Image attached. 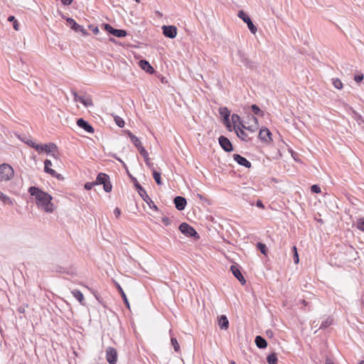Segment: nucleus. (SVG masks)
<instances>
[{
    "label": "nucleus",
    "mask_w": 364,
    "mask_h": 364,
    "mask_svg": "<svg viewBox=\"0 0 364 364\" xmlns=\"http://www.w3.org/2000/svg\"><path fill=\"white\" fill-rule=\"evenodd\" d=\"M28 193L35 197L38 206L41 207L47 213L53 211V204L51 202L53 197L50 194L36 186H31Z\"/></svg>",
    "instance_id": "nucleus-1"
},
{
    "label": "nucleus",
    "mask_w": 364,
    "mask_h": 364,
    "mask_svg": "<svg viewBox=\"0 0 364 364\" xmlns=\"http://www.w3.org/2000/svg\"><path fill=\"white\" fill-rule=\"evenodd\" d=\"M133 183L139 196L148 204L150 208L158 210L157 206L154 203L145 189L139 184L136 178H133Z\"/></svg>",
    "instance_id": "nucleus-2"
},
{
    "label": "nucleus",
    "mask_w": 364,
    "mask_h": 364,
    "mask_svg": "<svg viewBox=\"0 0 364 364\" xmlns=\"http://www.w3.org/2000/svg\"><path fill=\"white\" fill-rule=\"evenodd\" d=\"M95 185H103V188L105 192L109 193L112 191V186L109 181V176L104 173H100L94 181Z\"/></svg>",
    "instance_id": "nucleus-3"
},
{
    "label": "nucleus",
    "mask_w": 364,
    "mask_h": 364,
    "mask_svg": "<svg viewBox=\"0 0 364 364\" xmlns=\"http://www.w3.org/2000/svg\"><path fill=\"white\" fill-rule=\"evenodd\" d=\"M14 173V169L10 165L7 164L0 165V181H10L13 178Z\"/></svg>",
    "instance_id": "nucleus-4"
},
{
    "label": "nucleus",
    "mask_w": 364,
    "mask_h": 364,
    "mask_svg": "<svg viewBox=\"0 0 364 364\" xmlns=\"http://www.w3.org/2000/svg\"><path fill=\"white\" fill-rule=\"evenodd\" d=\"M178 229L186 237H193L195 240H198L200 237L196 230L186 223H182L179 225Z\"/></svg>",
    "instance_id": "nucleus-5"
},
{
    "label": "nucleus",
    "mask_w": 364,
    "mask_h": 364,
    "mask_svg": "<svg viewBox=\"0 0 364 364\" xmlns=\"http://www.w3.org/2000/svg\"><path fill=\"white\" fill-rule=\"evenodd\" d=\"M72 94L75 102H80L86 107L93 106L92 99L90 95L87 94L79 95L77 92L74 90H72Z\"/></svg>",
    "instance_id": "nucleus-6"
},
{
    "label": "nucleus",
    "mask_w": 364,
    "mask_h": 364,
    "mask_svg": "<svg viewBox=\"0 0 364 364\" xmlns=\"http://www.w3.org/2000/svg\"><path fill=\"white\" fill-rule=\"evenodd\" d=\"M238 17L241 18L245 23H247V27L250 32L253 34H255L257 28V27L253 24L250 17L242 10L239 11Z\"/></svg>",
    "instance_id": "nucleus-7"
},
{
    "label": "nucleus",
    "mask_w": 364,
    "mask_h": 364,
    "mask_svg": "<svg viewBox=\"0 0 364 364\" xmlns=\"http://www.w3.org/2000/svg\"><path fill=\"white\" fill-rule=\"evenodd\" d=\"M106 359L109 364H116L117 361V352L115 348L112 347L107 348Z\"/></svg>",
    "instance_id": "nucleus-8"
},
{
    "label": "nucleus",
    "mask_w": 364,
    "mask_h": 364,
    "mask_svg": "<svg viewBox=\"0 0 364 364\" xmlns=\"http://www.w3.org/2000/svg\"><path fill=\"white\" fill-rule=\"evenodd\" d=\"M68 25L75 32H80L84 36L87 35L86 30L80 25L76 23V21L72 18H67Z\"/></svg>",
    "instance_id": "nucleus-9"
},
{
    "label": "nucleus",
    "mask_w": 364,
    "mask_h": 364,
    "mask_svg": "<svg viewBox=\"0 0 364 364\" xmlns=\"http://www.w3.org/2000/svg\"><path fill=\"white\" fill-rule=\"evenodd\" d=\"M219 144L222 149L226 152L233 151V146L231 141L225 136H220L218 139Z\"/></svg>",
    "instance_id": "nucleus-10"
},
{
    "label": "nucleus",
    "mask_w": 364,
    "mask_h": 364,
    "mask_svg": "<svg viewBox=\"0 0 364 364\" xmlns=\"http://www.w3.org/2000/svg\"><path fill=\"white\" fill-rule=\"evenodd\" d=\"M163 34L169 38H174L177 35V28L175 26H163Z\"/></svg>",
    "instance_id": "nucleus-11"
},
{
    "label": "nucleus",
    "mask_w": 364,
    "mask_h": 364,
    "mask_svg": "<svg viewBox=\"0 0 364 364\" xmlns=\"http://www.w3.org/2000/svg\"><path fill=\"white\" fill-rule=\"evenodd\" d=\"M219 113L221 117L223 118V123L226 125L227 128L230 131V111L225 107H220L219 109Z\"/></svg>",
    "instance_id": "nucleus-12"
},
{
    "label": "nucleus",
    "mask_w": 364,
    "mask_h": 364,
    "mask_svg": "<svg viewBox=\"0 0 364 364\" xmlns=\"http://www.w3.org/2000/svg\"><path fill=\"white\" fill-rule=\"evenodd\" d=\"M237 55L240 58V60L242 63L244 64L245 66L249 68H253L255 67V63L253 61L250 60L245 53L242 52L241 50L237 51Z\"/></svg>",
    "instance_id": "nucleus-13"
},
{
    "label": "nucleus",
    "mask_w": 364,
    "mask_h": 364,
    "mask_svg": "<svg viewBox=\"0 0 364 364\" xmlns=\"http://www.w3.org/2000/svg\"><path fill=\"white\" fill-rule=\"evenodd\" d=\"M77 125L83 129L86 132L88 133H93L94 132V128L89 124V122L86 120H85L83 118H79L77 120Z\"/></svg>",
    "instance_id": "nucleus-14"
},
{
    "label": "nucleus",
    "mask_w": 364,
    "mask_h": 364,
    "mask_svg": "<svg viewBox=\"0 0 364 364\" xmlns=\"http://www.w3.org/2000/svg\"><path fill=\"white\" fill-rule=\"evenodd\" d=\"M175 207L178 210H183L186 206V199L182 196H176L173 199Z\"/></svg>",
    "instance_id": "nucleus-15"
},
{
    "label": "nucleus",
    "mask_w": 364,
    "mask_h": 364,
    "mask_svg": "<svg viewBox=\"0 0 364 364\" xmlns=\"http://www.w3.org/2000/svg\"><path fill=\"white\" fill-rule=\"evenodd\" d=\"M233 159L240 166H245L246 168H250L252 164L245 157L242 156L240 154H235L233 155Z\"/></svg>",
    "instance_id": "nucleus-16"
},
{
    "label": "nucleus",
    "mask_w": 364,
    "mask_h": 364,
    "mask_svg": "<svg viewBox=\"0 0 364 364\" xmlns=\"http://www.w3.org/2000/svg\"><path fill=\"white\" fill-rule=\"evenodd\" d=\"M44 171L46 173H49L53 177H55L57 178H60L61 175L60 173H58L55 170L50 168V166H52V163L50 160L46 159L44 161Z\"/></svg>",
    "instance_id": "nucleus-17"
},
{
    "label": "nucleus",
    "mask_w": 364,
    "mask_h": 364,
    "mask_svg": "<svg viewBox=\"0 0 364 364\" xmlns=\"http://www.w3.org/2000/svg\"><path fill=\"white\" fill-rule=\"evenodd\" d=\"M230 270L232 273V274L238 279L239 282L242 284H245L246 282V280L245 279L244 277L242 276L239 267L236 265H232L230 267Z\"/></svg>",
    "instance_id": "nucleus-18"
},
{
    "label": "nucleus",
    "mask_w": 364,
    "mask_h": 364,
    "mask_svg": "<svg viewBox=\"0 0 364 364\" xmlns=\"http://www.w3.org/2000/svg\"><path fill=\"white\" fill-rule=\"evenodd\" d=\"M271 135H272V133L267 128H265V127L262 128L259 130V138L263 141L267 142L268 141L272 140Z\"/></svg>",
    "instance_id": "nucleus-19"
},
{
    "label": "nucleus",
    "mask_w": 364,
    "mask_h": 364,
    "mask_svg": "<svg viewBox=\"0 0 364 364\" xmlns=\"http://www.w3.org/2000/svg\"><path fill=\"white\" fill-rule=\"evenodd\" d=\"M140 68L149 74H152L154 73V69L150 65V63L146 60H141L139 62Z\"/></svg>",
    "instance_id": "nucleus-20"
},
{
    "label": "nucleus",
    "mask_w": 364,
    "mask_h": 364,
    "mask_svg": "<svg viewBox=\"0 0 364 364\" xmlns=\"http://www.w3.org/2000/svg\"><path fill=\"white\" fill-rule=\"evenodd\" d=\"M25 143L39 152L43 150H46V148L48 146L46 145L38 144L29 139H27L26 141H25Z\"/></svg>",
    "instance_id": "nucleus-21"
},
{
    "label": "nucleus",
    "mask_w": 364,
    "mask_h": 364,
    "mask_svg": "<svg viewBox=\"0 0 364 364\" xmlns=\"http://www.w3.org/2000/svg\"><path fill=\"white\" fill-rule=\"evenodd\" d=\"M218 325L223 330H227L229 327V321L226 316L222 315L218 318Z\"/></svg>",
    "instance_id": "nucleus-22"
},
{
    "label": "nucleus",
    "mask_w": 364,
    "mask_h": 364,
    "mask_svg": "<svg viewBox=\"0 0 364 364\" xmlns=\"http://www.w3.org/2000/svg\"><path fill=\"white\" fill-rule=\"evenodd\" d=\"M235 132L237 136L242 141H247L250 139L247 134L242 129H240V127L237 128H235Z\"/></svg>",
    "instance_id": "nucleus-23"
},
{
    "label": "nucleus",
    "mask_w": 364,
    "mask_h": 364,
    "mask_svg": "<svg viewBox=\"0 0 364 364\" xmlns=\"http://www.w3.org/2000/svg\"><path fill=\"white\" fill-rule=\"evenodd\" d=\"M256 346L260 348H265L267 346V341L261 336H257L255 340Z\"/></svg>",
    "instance_id": "nucleus-24"
},
{
    "label": "nucleus",
    "mask_w": 364,
    "mask_h": 364,
    "mask_svg": "<svg viewBox=\"0 0 364 364\" xmlns=\"http://www.w3.org/2000/svg\"><path fill=\"white\" fill-rule=\"evenodd\" d=\"M116 287H117V290L119 291V294H121L124 304L126 305V306L128 309H129L130 308L129 303L128 301L127 297L124 291H123L122 287L118 283H116Z\"/></svg>",
    "instance_id": "nucleus-25"
},
{
    "label": "nucleus",
    "mask_w": 364,
    "mask_h": 364,
    "mask_svg": "<svg viewBox=\"0 0 364 364\" xmlns=\"http://www.w3.org/2000/svg\"><path fill=\"white\" fill-rule=\"evenodd\" d=\"M73 296L82 304L84 305V296L83 294L77 289L72 291Z\"/></svg>",
    "instance_id": "nucleus-26"
},
{
    "label": "nucleus",
    "mask_w": 364,
    "mask_h": 364,
    "mask_svg": "<svg viewBox=\"0 0 364 364\" xmlns=\"http://www.w3.org/2000/svg\"><path fill=\"white\" fill-rule=\"evenodd\" d=\"M128 135L132 141V142L134 144V145L137 148L139 149L140 146H142L140 140L134 135L132 132H128Z\"/></svg>",
    "instance_id": "nucleus-27"
},
{
    "label": "nucleus",
    "mask_w": 364,
    "mask_h": 364,
    "mask_svg": "<svg viewBox=\"0 0 364 364\" xmlns=\"http://www.w3.org/2000/svg\"><path fill=\"white\" fill-rule=\"evenodd\" d=\"M111 34L118 38H123L127 35V31L125 30L117 28H114Z\"/></svg>",
    "instance_id": "nucleus-28"
},
{
    "label": "nucleus",
    "mask_w": 364,
    "mask_h": 364,
    "mask_svg": "<svg viewBox=\"0 0 364 364\" xmlns=\"http://www.w3.org/2000/svg\"><path fill=\"white\" fill-rule=\"evenodd\" d=\"M251 119L254 121L255 124L247 127L246 129L251 132H255L257 129V119L254 115L251 116Z\"/></svg>",
    "instance_id": "nucleus-29"
},
{
    "label": "nucleus",
    "mask_w": 364,
    "mask_h": 364,
    "mask_svg": "<svg viewBox=\"0 0 364 364\" xmlns=\"http://www.w3.org/2000/svg\"><path fill=\"white\" fill-rule=\"evenodd\" d=\"M267 361L269 364H277L278 359L276 353H272L267 357Z\"/></svg>",
    "instance_id": "nucleus-30"
},
{
    "label": "nucleus",
    "mask_w": 364,
    "mask_h": 364,
    "mask_svg": "<svg viewBox=\"0 0 364 364\" xmlns=\"http://www.w3.org/2000/svg\"><path fill=\"white\" fill-rule=\"evenodd\" d=\"M251 109L252 112L257 116H263L264 112L260 109V108L257 105H251Z\"/></svg>",
    "instance_id": "nucleus-31"
},
{
    "label": "nucleus",
    "mask_w": 364,
    "mask_h": 364,
    "mask_svg": "<svg viewBox=\"0 0 364 364\" xmlns=\"http://www.w3.org/2000/svg\"><path fill=\"white\" fill-rule=\"evenodd\" d=\"M153 177L156 181V183L158 184V185H161L162 184V181H161V173L156 171V170H153Z\"/></svg>",
    "instance_id": "nucleus-32"
},
{
    "label": "nucleus",
    "mask_w": 364,
    "mask_h": 364,
    "mask_svg": "<svg viewBox=\"0 0 364 364\" xmlns=\"http://www.w3.org/2000/svg\"><path fill=\"white\" fill-rule=\"evenodd\" d=\"M138 150L140 154L144 157L145 162L147 163V161L149 160V154L147 151L144 149V146H140L139 149H138Z\"/></svg>",
    "instance_id": "nucleus-33"
},
{
    "label": "nucleus",
    "mask_w": 364,
    "mask_h": 364,
    "mask_svg": "<svg viewBox=\"0 0 364 364\" xmlns=\"http://www.w3.org/2000/svg\"><path fill=\"white\" fill-rule=\"evenodd\" d=\"M0 199L4 202L5 204H12L11 199L8 197L6 195H5L4 193L0 191Z\"/></svg>",
    "instance_id": "nucleus-34"
},
{
    "label": "nucleus",
    "mask_w": 364,
    "mask_h": 364,
    "mask_svg": "<svg viewBox=\"0 0 364 364\" xmlns=\"http://www.w3.org/2000/svg\"><path fill=\"white\" fill-rule=\"evenodd\" d=\"M332 83L335 88L341 90L343 88V83L338 78H333Z\"/></svg>",
    "instance_id": "nucleus-35"
},
{
    "label": "nucleus",
    "mask_w": 364,
    "mask_h": 364,
    "mask_svg": "<svg viewBox=\"0 0 364 364\" xmlns=\"http://www.w3.org/2000/svg\"><path fill=\"white\" fill-rule=\"evenodd\" d=\"M231 119H232V122L233 124V126H234V129L235 128H237L238 127H240L239 125H237V123H240L241 122H240V117L239 115L236 114H233L231 117Z\"/></svg>",
    "instance_id": "nucleus-36"
},
{
    "label": "nucleus",
    "mask_w": 364,
    "mask_h": 364,
    "mask_svg": "<svg viewBox=\"0 0 364 364\" xmlns=\"http://www.w3.org/2000/svg\"><path fill=\"white\" fill-rule=\"evenodd\" d=\"M8 21L12 22L13 27L16 31L19 30V24L18 21L16 20L15 17L14 16H10L8 17Z\"/></svg>",
    "instance_id": "nucleus-37"
},
{
    "label": "nucleus",
    "mask_w": 364,
    "mask_h": 364,
    "mask_svg": "<svg viewBox=\"0 0 364 364\" xmlns=\"http://www.w3.org/2000/svg\"><path fill=\"white\" fill-rule=\"evenodd\" d=\"M46 145L48 146L46 148V150H43L42 151H45L46 153L49 154V153H51L57 149V146L53 143H50V144H46Z\"/></svg>",
    "instance_id": "nucleus-38"
},
{
    "label": "nucleus",
    "mask_w": 364,
    "mask_h": 364,
    "mask_svg": "<svg viewBox=\"0 0 364 364\" xmlns=\"http://www.w3.org/2000/svg\"><path fill=\"white\" fill-rule=\"evenodd\" d=\"M257 247L262 254L267 255V248L265 244L262 242H257Z\"/></svg>",
    "instance_id": "nucleus-39"
},
{
    "label": "nucleus",
    "mask_w": 364,
    "mask_h": 364,
    "mask_svg": "<svg viewBox=\"0 0 364 364\" xmlns=\"http://www.w3.org/2000/svg\"><path fill=\"white\" fill-rule=\"evenodd\" d=\"M171 345L173 346L174 350L176 352H178L180 350V346L177 341V339L176 338L172 337L171 338Z\"/></svg>",
    "instance_id": "nucleus-40"
},
{
    "label": "nucleus",
    "mask_w": 364,
    "mask_h": 364,
    "mask_svg": "<svg viewBox=\"0 0 364 364\" xmlns=\"http://www.w3.org/2000/svg\"><path fill=\"white\" fill-rule=\"evenodd\" d=\"M114 122L115 123L117 124V125L119 127H124V121L123 120V119H122L121 117H118V116H116L114 117Z\"/></svg>",
    "instance_id": "nucleus-41"
},
{
    "label": "nucleus",
    "mask_w": 364,
    "mask_h": 364,
    "mask_svg": "<svg viewBox=\"0 0 364 364\" xmlns=\"http://www.w3.org/2000/svg\"><path fill=\"white\" fill-rule=\"evenodd\" d=\"M331 323H332L331 320L326 319L325 321H323L321 323L319 328H321V329L326 328L328 327L330 325H331Z\"/></svg>",
    "instance_id": "nucleus-42"
},
{
    "label": "nucleus",
    "mask_w": 364,
    "mask_h": 364,
    "mask_svg": "<svg viewBox=\"0 0 364 364\" xmlns=\"http://www.w3.org/2000/svg\"><path fill=\"white\" fill-rule=\"evenodd\" d=\"M102 26L104 28L105 31H107L109 33H112L114 28L111 25L108 23H103Z\"/></svg>",
    "instance_id": "nucleus-43"
},
{
    "label": "nucleus",
    "mask_w": 364,
    "mask_h": 364,
    "mask_svg": "<svg viewBox=\"0 0 364 364\" xmlns=\"http://www.w3.org/2000/svg\"><path fill=\"white\" fill-rule=\"evenodd\" d=\"M311 191L312 193H321V188L318 185L314 184L311 186Z\"/></svg>",
    "instance_id": "nucleus-44"
},
{
    "label": "nucleus",
    "mask_w": 364,
    "mask_h": 364,
    "mask_svg": "<svg viewBox=\"0 0 364 364\" xmlns=\"http://www.w3.org/2000/svg\"><path fill=\"white\" fill-rule=\"evenodd\" d=\"M357 227L359 230L364 231V218H360L358 220Z\"/></svg>",
    "instance_id": "nucleus-45"
},
{
    "label": "nucleus",
    "mask_w": 364,
    "mask_h": 364,
    "mask_svg": "<svg viewBox=\"0 0 364 364\" xmlns=\"http://www.w3.org/2000/svg\"><path fill=\"white\" fill-rule=\"evenodd\" d=\"M94 186H96L95 182H87L85 184V188L86 190H91Z\"/></svg>",
    "instance_id": "nucleus-46"
},
{
    "label": "nucleus",
    "mask_w": 364,
    "mask_h": 364,
    "mask_svg": "<svg viewBox=\"0 0 364 364\" xmlns=\"http://www.w3.org/2000/svg\"><path fill=\"white\" fill-rule=\"evenodd\" d=\"M363 79V74H357L354 76V80L357 82H360Z\"/></svg>",
    "instance_id": "nucleus-47"
},
{
    "label": "nucleus",
    "mask_w": 364,
    "mask_h": 364,
    "mask_svg": "<svg viewBox=\"0 0 364 364\" xmlns=\"http://www.w3.org/2000/svg\"><path fill=\"white\" fill-rule=\"evenodd\" d=\"M89 28L92 31L94 34H97L99 33V28L97 26L90 25Z\"/></svg>",
    "instance_id": "nucleus-48"
},
{
    "label": "nucleus",
    "mask_w": 364,
    "mask_h": 364,
    "mask_svg": "<svg viewBox=\"0 0 364 364\" xmlns=\"http://www.w3.org/2000/svg\"><path fill=\"white\" fill-rule=\"evenodd\" d=\"M117 160H119V161L123 164V166L126 168L127 172V173H128L129 176L130 177V178H131L132 181L133 182V178H135V177H134V176H132L129 173V172L128 171L127 167L126 164H124V162L123 161H122V160H121V159H117Z\"/></svg>",
    "instance_id": "nucleus-49"
},
{
    "label": "nucleus",
    "mask_w": 364,
    "mask_h": 364,
    "mask_svg": "<svg viewBox=\"0 0 364 364\" xmlns=\"http://www.w3.org/2000/svg\"><path fill=\"white\" fill-rule=\"evenodd\" d=\"M117 160H119V161L123 164V166L126 168L127 172V173H128L129 176L130 177V178H131L132 181L133 182V178H135V177H134V176H132L129 173V172L128 171L127 167L126 164H124V162L123 161H122V160H121V159H117Z\"/></svg>",
    "instance_id": "nucleus-50"
},
{
    "label": "nucleus",
    "mask_w": 364,
    "mask_h": 364,
    "mask_svg": "<svg viewBox=\"0 0 364 364\" xmlns=\"http://www.w3.org/2000/svg\"><path fill=\"white\" fill-rule=\"evenodd\" d=\"M161 221H162L163 224L166 226H168L171 224V220L167 217L163 218Z\"/></svg>",
    "instance_id": "nucleus-51"
},
{
    "label": "nucleus",
    "mask_w": 364,
    "mask_h": 364,
    "mask_svg": "<svg viewBox=\"0 0 364 364\" xmlns=\"http://www.w3.org/2000/svg\"><path fill=\"white\" fill-rule=\"evenodd\" d=\"M294 257V262L295 264H298L299 262V255L298 252H295L293 255Z\"/></svg>",
    "instance_id": "nucleus-52"
},
{
    "label": "nucleus",
    "mask_w": 364,
    "mask_h": 364,
    "mask_svg": "<svg viewBox=\"0 0 364 364\" xmlns=\"http://www.w3.org/2000/svg\"><path fill=\"white\" fill-rule=\"evenodd\" d=\"M114 215L116 216V218H119L121 215V211L118 208H116L114 210Z\"/></svg>",
    "instance_id": "nucleus-53"
},
{
    "label": "nucleus",
    "mask_w": 364,
    "mask_h": 364,
    "mask_svg": "<svg viewBox=\"0 0 364 364\" xmlns=\"http://www.w3.org/2000/svg\"><path fill=\"white\" fill-rule=\"evenodd\" d=\"M256 205L259 208H264V205L262 200H257L256 202Z\"/></svg>",
    "instance_id": "nucleus-54"
},
{
    "label": "nucleus",
    "mask_w": 364,
    "mask_h": 364,
    "mask_svg": "<svg viewBox=\"0 0 364 364\" xmlns=\"http://www.w3.org/2000/svg\"><path fill=\"white\" fill-rule=\"evenodd\" d=\"M73 0H61L63 4L68 6L72 4Z\"/></svg>",
    "instance_id": "nucleus-55"
},
{
    "label": "nucleus",
    "mask_w": 364,
    "mask_h": 364,
    "mask_svg": "<svg viewBox=\"0 0 364 364\" xmlns=\"http://www.w3.org/2000/svg\"><path fill=\"white\" fill-rule=\"evenodd\" d=\"M325 364H334V363L329 358H326V359L325 360Z\"/></svg>",
    "instance_id": "nucleus-56"
},
{
    "label": "nucleus",
    "mask_w": 364,
    "mask_h": 364,
    "mask_svg": "<svg viewBox=\"0 0 364 364\" xmlns=\"http://www.w3.org/2000/svg\"><path fill=\"white\" fill-rule=\"evenodd\" d=\"M240 128L244 129H246L247 127L244 125L242 122H240Z\"/></svg>",
    "instance_id": "nucleus-57"
},
{
    "label": "nucleus",
    "mask_w": 364,
    "mask_h": 364,
    "mask_svg": "<svg viewBox=\"0 0 364 364\" xmlns=\"http://www.w3.org/2000/svg\"><path fill=\"white\" fill-rule=\"evenodd\" d=\"M292 250H293V252H294V254L295 252H297V250H296V246H293Z\"/></svg>",
    "instance_id": "nucleus-58"
},
{
    "label": "nucleus",
    "mask_w": 364,
    "mask_h": 364,
    "mask_svg": "<svg viewBox=\"0 0 364 364\" xmlns=\"http://www.w3.org/2000/svg\"><path fill=\"white\" fill-rule=\"evenodd\" d=\"M302 304H304L305 306L307 305V303L305 300H302Z\"/></svg>",
    "instance_id": "nucleus-59"
},
{
    "label": "nucleus",
    "mask_w": 364,
    "mask_h": 364,
    "mask_svg": "<svg viewBox=\"0 0 364 364\" xmlns=\"http://www.w3.org/2000/svg\"><path fill=\"white\" fill-rule=\"evenodd\" d=\"M147 166H149V167H151V164L149 162V160L147 161V163H146Z\"/></svg>",
    "instance_id": "nucleus-60"
},
{
    "label": "nucleus",
    "mask_w": 364,
    "mask_h": 364,
    "mask_svg": "<svg viewBox=\"0 0 364 364\" xmlns=\"http://www.w3.org/2000/svg\"><path fill=\"white\" fill-rule=\"evenodd\" d=\"M26 137L25 136L24 138H22V139H21L23 141H24V142H25V141H26Z\"/></svg>",
    "instance_id": "nucleus-61"
},
{
    "label": "nucleus",
    "mask_w": 364,
    "mask_h": 364,
    "mask_svg": "<svg viewBox=\"0 0 364 364\" xmlns=\"http://www.w3.org/2000/svg\"><path fill=\"white\" fill-rule=\"evenodd\" d=\"M230 364H236V363H235L234 360H232V361L230 362Z\"/></svg>",
    "instance_id": "nucleus-62"
},
{
    "label": "nucleus",
    "mask_w": 364,
    "mask_h": 364,
    "mask_svg": "<svg viewBox=\"0 0 364 364\" xmlns=\"http://www.w3.org/2000/svg\"><path fill=\"white\" fill-rule=\"evenodd\" d=\"M359 364H364V360H361Z\"/></svg>",
    "instance_id": "nucleus-63"
},
{
    "label": "nucleus",
    "mask_w": 364,
    "mask_h": 364,
    "mask_svg": "<svg viewBox=\"0 0 364 364\" xmlns=\"http://www.w3.org/2000/svg\"><path fill=\"white\" fill-rule=\"evenodd\" d=\"M267 333L268 335H270V334H272V332L269 333V331H267Z\"/></svg>",
    "instance_id": "nucleus-64"
}]
</instances>
